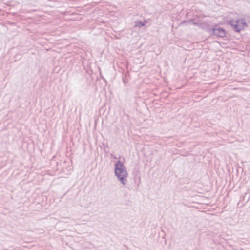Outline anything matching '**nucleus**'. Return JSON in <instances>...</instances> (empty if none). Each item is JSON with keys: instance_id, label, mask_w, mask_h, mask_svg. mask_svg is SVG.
<instances>
[{"instance_id": "obj_1", "label": "nucleus", "mask_w": 250, "mask_h": 250, "mask_svg": "<svg viewBox=\"0 0 250 250\" xmlns=\"http://www.w3.org/2000/svg\"><path fill=\"white\" fill-rule=\"evenodd\" d=\"M114 173L119 181L123 185V187L127 183V177L128 173L124 163L121 161H118L115 164Z\"/></svg>"}, {"instance_id": "obj_2", "label": "nucleus", "mask_w": 250, "mask_h": 250, "mask_svg": "<svg viewBox=\"0 0 250 250\" xmlns=\"http://www.w3.org/2000/svg\"><path fill=\"white\" fill-rule=\"evenodd\" d=\"M229 22L231 27H233V30L236 32H239L242 29H243V26L239 24V21H237L236 20H230Z\"/></svg>"}, {"instance_id": "obj_3", "label": "nucleus", "mask_w": 250, "mask_h": 250, "mask_svg": "<svg viewBox=\"0 0 250 250\" xmlns=\"http://www.w3.org/2000/svg\"><path fill=\"white\" fill-rule=\"evenodd\" d=\"M212 32L214 35L220 38L224 37L226 34V30L221 27L213 28Z\"/></svg>"}, {"instance_id": "obj_4", "label": "nucleus", "mask_w": 250, "mask_h": 250, "mask_svg": "<svg viewBox=\"0 0 250 250\" xmlns=\"http://www.w3.org/2000/svg\"><path fill=\"white\" fill-rule=\"evenodd\" d=\"M147 23V21L146 20L144 21V22L140 21H137L135 22V26L136 27H138L139 28L144 26Z\"/></svg>"}, {"instance_id": "obj_5", "label": "nucleus", "mask_w": 250, "mask_h": 250, "mask_svg": "<svg viewBox=\"0 0 250 250\" xmlns=\"http://www.w3.org/2000/svg\"><path fill=\"white\" fill-rule=\"evenodd\" d=\"M236 21H239V24L243 25V27L245 26H247L246 22L243 19L236 20Z\"/></svg>"}, {"instance_id": "obj_6", "label": "nucleus", "mask_w": 250, "mask_h": 250, "mask_svg": "<svg viewBox=\"0 0 250 250\" xmlns=\"http://www.w3.org/2000/svg\"><path fill=\"white\" fill-rule=\"evenodd\" d=\"M190 22V21H186V20H184V21H183L180 23V25H181L182 24H187V23H189Z\"/></svg>"}, {"instance_id": "obj_7", "label": "nucleus", "mask_w": 250, "mask_h": 250, "mask_svg": "<svg viewBox=\"0 0 250 250\" xmlns=\"http://www.w3.org/2000/svg\"><path fill=\"white\" fill-rule=\"evenodd\" d=\"M190 22L192 24L194 25H197L198 24V23L196 22H194L192 20H190Z\"/></svg>"}, {"instance_id": "obj_8", "label": "nucleus", "mask_w": 250, "mask_h": 250, "mask_svg": "<svg viewBox=\"0 0 250 250\" xmlns=\"http://www.w3.org/2000/svg\"><path fill=\"white\" fill-rule=\"evenodd\" d=\"M244 198H245V197H244V196H243V199H242V200H244Z\"/></svg>"}, {"instance_id": "obj_9", "label": "nucleus", "mask_w": 250, "mask_h": 250, "mask_svg": "<svg viewBox=\"0 0 250 250\" xmlns=\"http://www.w3.org/2000/svg\"><path fill=\"white\" fill-rule=\"evenodd\" d=\"M249 198H248V199H247L246 202H248L249 201Z\"/></svg>"}, {"instance_id": "obj_10", "label": "nucleus", "mask_w": 250, "mask_h": 250, "mask_svg": "<svg viewBox=\"0 0 250 250\" xmlns=\"http://www.w3.org/2000/svg\"><path fill=\"white\" fill-rule=\"evenodd\" d=\"M249 51L250 52V49Z\"/></svg>"}]
</instances>
